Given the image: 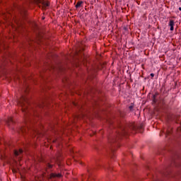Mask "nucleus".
I'll return each mask as SVG.
<instances>
[{
    "mask_svg": "<svg viewBox=\"0 0 181 181\" xmlns=\"http://www.w3.org/2000/svg\"><path fill=\"white\" fill-rule=\"evenodd\" d=\"M18 105H20L21 107V110L25 115V122L27 124V128L22 127L21 129V132L23 134L27 132L28 129H29V124H28V123L31 122V124H33L32 117H33V115L35 114V110L32 108V107H30L28 98L25 96H22L18 100Z\"/></svg>",
    "mask_w": 181,
    "mask_h": 181,
    "instance_id": "obj_1",
    "label": "nucleus"
},
{
    "mask_svg": "<svg viewBox=\"0 0 181 181\" xmlns=\"http://www.w3.org/2000/svg\"><path fill=\"white\" fill-rule=\"evenodd\" d=\"M129 129H135V126L134 124H131V126L119 125L118 129L116 131L115 136L109 139L110 144L117 142V140L121 138V136L128 135Z\"/></svg>",
    "mask_w": 181,
    "mask_h": 181,
    "instance_id": "obj_2",
    "label": "nucleus"
},
{
    "mask_svg": "<svg viewBox=\"0 0 181 181\" xmlns=\"http://www.w3.org/2000/svg\"><path fill=\"white\" fill-rule=\"evenodd\" d=\"M163 179H157L156 180L153 181H165V179H170V177H175V175L172 173H170V170H166L163 173Z\"/></svg>",
    "mask_w": 181,
    "mask_h": 181,
    "instance_id": "obj_3",
    "label": "nucleus"
},
{
    "mask_svg": "<svg viewBox=\"0 0 181 181\" xmlns=\"http://www.w3.org/2000/svg\"><path fill=\"white\" fill-rule=\"evenodd\" d=\"M36 4L39 8H42L43 11L49 8V2L45 0H37Z\"/></svg>",
    "mask_w": 181,
    "mask_h": 181,
    "instance_id": "obj_4",
    "label": "nucleus"
},
{
    "mask_svg": "<svg viewBox=\"0 0 181 181\" xmlns=\"http://www.w3.org/2000/svg\"><path fill=\"white\" fill-rule=\"evenodd\" d=\"M162 134H165V136H168V135H170L172 134V132H170V129H164L160 135H162Z\"/></svg>",
    "mask_w": 181,
    "mask_h": 181,
    "instance_id": "obj_5",
    "label": "nucleus"
},
{
    "mask_svg": "<svg viewBox=\"0 0 181 181\" xmlns=\"http://www.w3.org/2000/svg\"><path fill=\"white\" fill-rule=\"evenodd\" d=\"M56 177H62V174L60 173H51L49 175V179H56Z\"/></svg>",
    "mask_w": 181,
    "mask_h": 181,
    "instance_id": "obj_6",
    "label": "nucleus"
},
{
    "mask_svg": "<svg viewBox=\"0 0 181 181\" xmlns=\"http://www.w3.org/2000/svg\"><path fill=\"white\" fill-rule=\"evenodd\" d=\"M168 26L170 27V30H171V31L175 30V28H174V26H175V21L173 20H170Z\"/></svg>",
    "mask_w": 181,
    "mask_h": 181,
    "instance_id": "obj_7",
    "label": "nucleus"
},
{
    "mask_svg": "<svg viewBox=\"0 0 181 181\" xmlns=\"http://www.w3.org/2000/svg\"><path fill=\"white\" fill-rule=\"evenodd\" d=\"M23 153V150L22 148H20L18 151L16 150L14 151V155L15 156H21Z\"/></svg>",
    "mask_w": 181,
    "mask_h": 181,
    "instance_id": "obj_8",
    "label": "nucleus"
},
{
    "mask_svg": "<svg viewBox=\"0 0 181 181\" xmlns=\"http://www.w3.org/2000/svg\"><path fill=\"white\" fill-rule=\"evenodd\" d=\"M7 124L8 126H11V124H13V119H12V117H9L7 121Z\"/></svg>",
    "mask_w": 181,
    "mask_h": 181,
    "instance_id": "obj_9",
    "label": "nucleus"
},
{
    "mask_svg": "<svg viewBox=\"0 0 181 181\" xmlns=\"http://www.w3.org/2000/svg\"><path fill=\"white\" fill-rule=\"evenodd\" d=\"M81 4H83V1H78L76 5V8H80L81 6Z\"/></svg>",
    "mask_w": 181,
    "mask_h": 181,
    "instance_id": "obj_10",
    "label": "nucleus"
},
{
    "mask_svg": "<svg viewBox=\"0 0 181 181\" xmlns=\"http://www.w3.org/2000/svg\"><path fill=\"white\" fill-rule=\"evenodd\" d=\"M173 166H180V164L177 163V162H176V161H173Z\"/></svg>",
    "mask_w": 181,
    "mask_h": 181,
    "instance_id": "obj_11",
    "label": "nucleus"
},
{
    "mask_svg": "<svg viewBox=\"0 0 181 181\" xmlns=\"http://www.w3.org/2000/svg\"><path fill=\"white\" fill-rule=\"evenodd\" d=\"M47 166H48V168L50 169V168H52L53 165H50V164H47Z\"/></svg>",
    "mask_w": 181,
    "mask_h": 181,
    "instance_id": "obj_12",
    "label": "nucleus"
},
{
    "mask_svg": "<svg viewBox=\"0 0 181 181\" xmlns=\"http://www.w3.org/2000/svg\"><path fill=\"white\" fill-rule=\"evenodd\" d=\"M151 77H155V74H151V75H150Z\"/></svg>",
    "mask_w": 181,
    "mask_h": 181,
    "instance_id": "obj_13",
    "label": "nucleus"
},
{
    "mask_svg": "<svg viewBox=\"0 0 181 181\" xmlns=\"http://www.w3.org/2000/svg\"><path fill=\"white\" fill-rule=\"evenodd\" d=\"M129 110H132V108H134V106H132H132H129Z\"/></svg>",
    "mask_w": 181,
    "mask_h": 181,
    "instance_id": "obj_14",
    "label": "nucleus"
},
{
    "mask_svg": "<svg viewBox=\"0 0 181 181\" xmlns=\"http://www.w3.org/2000/svg\"><path fill=\"white\" fill-rule=\"evenodd\" d=\"M178 9H179V11H181V7H179V8H178Z\"/></svg>",
    "mask_w": 181,
    "mask_h": 181,
    "instance_id": "obj_15",
    "label": "nucleus"
},
{
    "mask_svg": "<svg viewBox=\"0 0 181 181\" xmlns=\"http://www.w3.org/2000/svg\"><path fill=\"white\" fill-rule=\"evenodd\" d=\"M21 158H22V157L20 156V157H19V158H18V159H21Z\"/></svg>",
    "mask_w": 181,
    "mask_h": 181,
    "instance_id": "obj_16",
    "label": "nucleus"
},
{
    "mask_svg": "<svg viewBox=\"0 0 181 181\" xmlns=\"http://www.w3.org/2000/svg\"><path fill=\"white\" fill-rule=\"evenodd\" d=\"M74 105H76V103H74Z\"/></svg>",
    "mask_w": 181,
    "mask_h": 181,
    "instance_id": "obj_17",
    "label": "nucleus"
},
{
    "mask_svg": "<svg viewBox=\"0 0 181 181\" xmlns=\"http://www.w3.org/2000/svg\"><path fill=\"white\" fill-rule=\"evenodd\" d=\"M153 98H155V95H153Z\"/></svg>",
    "mask_w": 181,
    "mask_h": 181,
    "instance_id": "obj_18",
    "label": "nucleus"
},
{
    "mask_svg": "<svg viewBox=\"0 0 181 181\" xmlns=\"http://www.w3.org/2000/svg\"><path fill=\"white\" fill-rule=\"evenodd\" d=\"M88 173H89V174H90V171H88Z\"/></svg>",
    "mask_w": 181,
    "mask_h": 181,
    "instance_id": "obj_19",
    "label": "nucleus"
}]
</instances>
